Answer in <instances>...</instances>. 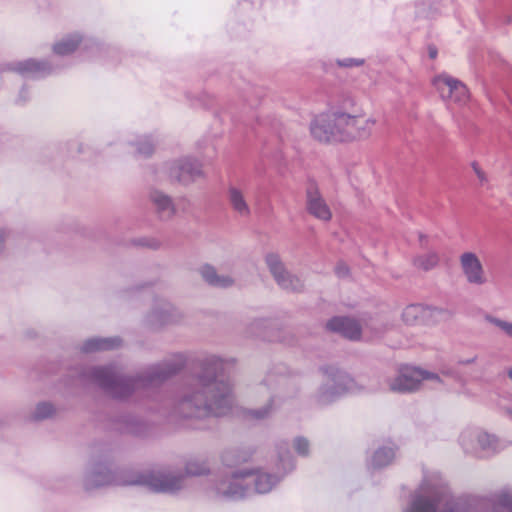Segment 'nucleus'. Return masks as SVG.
<instances>
[{
	"instance_id": "37",
	"label": "nucleus",
	"mask_w": 512,
	"mask_h": 512,
	"mask_svg": "<svg viewBox=\"0 0 512 512\" xmlns=\"http://www.w3.org/2000/svg\"><path fill=\"white\" fill-rule=\"evenodd\" d=\"M472 170L475 173L476 177L478 178L481 185H484L488 182V177L486 173L482 170V168L479 166L478 163L473 162L471 164Z\"/></svg>"
},
{
	"instance_id": "42",
	"label": "nucleus",
	"mask_w": 512,
	"mask_h": 512,
	"mask_svg": "<svg viewBox=\"0 0 512 512\" xmlns=\"http://www.w3.org/2000/svg\"><path fill=\"white\" fill-rule=\"evenodd\" d=\"M336 272L339 276H344L347 274L348 269L342 265H339L336 269Z\"/></svg>"
},
{
	"instance_id": "2",
	"label": "nucleus",
	"mask_w": 512,
	"mask_h": 512,
	"mask_svg": "<svg viewBox=\"0 0 512 512\" xmlns=\"http://www.w3.org/2000/svg\"><path fill=\"white\" fill-rule=\"evenodd\" d=\"M129 485H140L153 492L174 494L185 488L186 477L161 471L115 470L107 460H93L88 463L83 479L86 490Z\"/></svg>"
},
{
	"instance_id": "44",
	"label": "nucleus",
	"mask_w": 512,
	"mask_h": 512,
	"mask_svg": "<svg viewBox=\"0 0 512 512\" xmlns=\"http://www.w3.org/2000/svg\"><path fill=\"white\" fill-rule=\"evenodd\" d=\"M507 374H508L509 379H511V380H512V367H510V368L508 369Z\"/></svg>"
},
{
	"instance_id": "41",
	"label": "nucleus",
	"mask_w": 512,
	"mask_h": 512,
	"mask_svg": "<svg viewBox=\"0 0 512 512\" xmlns=\"http://www.w3.org/2000/svg\"><path fill=\"white\" fill-rule=\"evenodd\" d=\"M477 361V356L463 358L458 360V364L462 366H469L474 364Z\"/></svg>"
},
{
	"instance_id": "30",
	"label": "nucleus",
	"mask_w": 512,
	"mask_h": 512,
	"mask_svg": "<svg viewBox=\"0 0 512 512\" xmlns=\"http://www.w3.org/2000/svg\"><path fill=\"white\" fill-rule=\"evenodd\" d=\"M209 468L205 461L192 460L186 464L185 475L187 476H200L206 474Z\"/></svg>"
},
{
	"instance_id": "36",
	"label": "nucleus",
	"mask_w": 512,
	"mask_h": 512,
	"mask_svg": "<svg viewBox=\"0 0 512 512\" xmlns=\"http://www.w3.org/2000/svg\"><path fill=\"white\" fill-rule=\"evenodd\" d=\"M137 151L140 155L149 156L153 152V144L150 140L144 139L137 148Z\"/></svg>"
},
{
	"instance_id": "20",
	"label": "nucleus",
	"mask_w": 512,
	"mask_h": 512,
	"mask_svg": "<svg viewBox=\"0 0 512 512\" xmlns=\"http://www.w3.org/2000/svg\"><path fill=\"white\" fill-rule=\"evenodd\" d=\"M228 200L232 209L242 217L250 215L251 210L246 200L244 191L236 186L228 188Z\"/></svg>"
},
{
	"instance_id": "45",
	"label": "nucleus",
	"mask_w": 512,
	"mask_h": 512,
	"mask_svg": "<svg viewBox=\"0 0 512 512\" xmlns=\"http://www.w3.org/2000/svg\"><path fill=\"white\" fill-rule=\"evenodd\" d=\"M508 414L512 417V409L508 410Z\"/></svg>"
},
{
	"instance_id": "18",
	"label": "nucleus",
	"mask_w": 512,
	"mask_h": 512,
	"mask_svg": "<svg viewBox=\"0 0 512 512\" xmlns=\"http://www.w3.org/2000/svg\"><path fill=\"white\" fill-rule=\"evenodd\" d=\"M326 326L329 330L340 333L351 340H358L361 336L362 326L349 317H334L327 322Z\"/></svg>"
},
{
	"instance_id": "27",
	"label": "nucleus",
	"mask_w": 512,
	"mask_h": 512,
	"mask_svg": "<svg viewBox=\"0 0 512 512\" xmlns=\"http://www.w3.org/2000/svg\"><path fill=\"white\" fill-rule=\"evenodd\" d=\"M80 39L78 36L68 37L54 45V52L58 55H68L78 47Z\"/></svg>"
},
{
	"instance_id": "29",
	"label": "nucleus",
	"mask_w": 512,
	"mask_h": 512,
	"mask_svg": "<svg viewBox=\"0 0 512 512\" xmlns=\"http://www.w3.org/2000/svg\"><path fill=\"white\" fill-rule=\"evenodd\" d=\"M439 262V257L435 252L425 253L415 259V265L423 270L434 268Z\"/></svg>"
},
{
	"instance_id": "11",
	"label": "nucleus",
	"mask_w": 512,
	"mask_h": 512,
	"mask_svg": "<svg viewBox=\"0 0 512 512\" xmlns=\"http://www.w3.org/2000/svg\"><path fill=\"white\" fill-rule=\"evenodd\" d=\"M340 110L316 116L311 124L312 136L321 142L340 141Z\"/></svg>"
},
{
	"instance_id": "14",
	"label": "nucleus",
	"mask_w": 512,
	"mask_h": 512,
	"mask_svg": "<svg viewBox=\"0 0 512 512\" xmlns=\"http://www.w3.org/2000/svg\"><path fill=\"white\" fill-rule=\"evenodd\" d=\"M169 177L179 183L189 184L202 175L201 164L194 159H180L168 168Z\"/></svg>"
},
{
	"instance_id": "19",
	"label": "nucleus",
	"mask_w": 512,
	"mask_h": 512,
	"mask_svg": "<svg viewBox=\"0 0 512 512\" xmlns=\"http://www.w3.org/2000/svg\"><path fill=\"white\" fill-rule=\"evenodd\" d=\"M254 395L259 397L265 404L259 409H251L247 412V417L255 420H262L268 417L273 410V395L270 388L262 383L254 388Z\"/></svg>"
},
{
	"instance_id": "7",
	"label": "nucleus",
	"mask_w": 512,
	"mask_h": 512,
	"mask_svg": "<svg viewBox=\"0 0 512 512\" xmlns=\"http://www.w3.org/2000/svg\"><path fill=\"white\" fill-rule=\"evenodd\" d=\"M448 502L444 490L425 481L415 492L404 512H442L441 507Z\"/></svg>"
},
{
	"instance_id": "3",
	"label": "nucleus",
	"mask_w": 512,
	"mask_h": 512,
	"mask_svg": "<svg viewBox=\"0 0 512 512\" xmlns=\"http://www.w3.org/2000/svg\"><path fill=\"white\" fill-rule=\"evenodd\" d=\"M174 373L161 366L151 367L137 380L119 375L112 367H92L87 369L83 377L95 384L113 397L123 398L129 395L135 387L146 386L161 381Z\"/></svg>"
},
{
	"instance_id": "28",
	"label": "nucleus",
	"mask_w": 512,
	"mask_h": 512,
	"mask_svg": "<svg viewBox=\"0 0 512 512\" xmlns=\"http://www.w3.org/2000/svg\"><path fill=\"white\" fill-rule=\"evenodd\" d=\"M56 412L54 405L50 402H40L32 412V418L35 420H44L52 417Z\"/></svg>"
},
{
	"instance_id": "43",
	"label": "nucleus",
	"mask_w": 512,
	"mask_h": 512,
	"mask_svg": "<svg viewBox=\"0 0 512 512\" xmlns=\"http://www.w3.org/2000/svg\"><path fill=\"white\" fill-rule=\"evenodd\" d=\"M429 53H430V57H431V58L436 57V50H432V49H431Z\"/></svg>"
},
{
	"instance_id": "35",
	"label": "nucleus",
	"mask_w": 512,
	"mask_h": 512,
	"mask_svg": "<svg viewBox=\"0 0 512 512\" xmlns=\"http://www.w3.org/2000/svg\"><path fill=\"white\" fill-rule=\"evenodd\" d=\"M497 504L508 512H512V495L509 493H501L497 498Z\"/></svg>"
},
{
	"instance_id": "6",
	"label": "nucleus",
	"mask_w": 512,
	"mask_h": 512,
	"mask_svg": "<svg viewBox=\"0 0 512 512\" xmlns=\"http://www.w3.org/2000/svg\"><path fill=\"white\" fill-rule=\"evenodd\" d=\"M376 122L373 116H367L364 109L357 104L343 107L340 110V141L369 138Z\"/></svg>"
},
{
	"instance_id": "34",
	"label": "nucleus",
	"mask_w": 512,
	"mask_h": 512,
	"mask_svg": "<svg viewBox=\"0 0 512 512\" xmlns=\"http://www.w3.org/2000/svg\"><path fill=\"white\" fill-rule=\"evenodd\" d=\"M293 447L295 451L302 456H306L309 452V441L303 437H297L293 441Z\"/></svg>"
},
{
	"instance_id": "21",
	"label": "nucleus",
	"mask_w": 512,
	"mask_h": 512,
	"mask_svg": "<svg viewBox=\"0 0 512 512\" xmlns=\"http://www.w3.org/2000/svg\"><path fill=\"white\" fill-rule=\"evenodd\" d=\"M202 278L210 285L227 288L234 284V279L230 275L218 274L213 266L205 265L200 269Z\"/></svg>"
},
{
	"instance_id": "1",
	"label": "nucleus",
	"mask_w": 512,
	"mask_h": 512,
	"mask_svg": "<svg viewBox=\"0 0 512 512\" xmlns=\"http://www.w3.org/2000/svg\"><path fill=\"white\" fill-rule=\"evenodd\" d=\"M234 363L216 355L203 361V370L184 386L178 401V411L184 417L225 415L234 403L233 386L229 380H219L215 373Z\"/></svg>"
},
{
	"instance_id": "8",
	"label": "nucleus",
	"mask_w": 512,
	"mask_h": 512,
	"mask_svg": "<svg viewBox=\"0 0 512 512\" xmlns=\"http://www.w3.org/2000/svg\"><path fill=\"white\" fill-rule=\"evenodd\" d=\"M459 443L466 453L479 457L490 455L502 449L501 442L495 435L487 432L466 429L459 436Z\"/></svg>"
},
{
	"instance_id": "31",
	"label": "nucleus",
	"mask_w": 512,
	"mask_h": 512,
	"mask_svg": "<svg viewBox=\"0 0 512 512\" xmlns=\"http://www.w3.org/2000/svg\"><path fill=\"white\" fill-rule=\"evenodd\" d=\"M486 321L500 329L507 337L512 339V322L490 315L486 316Z\"/></svg>"
},
{
	"instance_id": "32",
	"label": "nucleus",
	"mask_w": 512,
	"mask_h": 512,
	"mask_svg": "<svg viewBox=\"0 0 512 512\" xmlns=\"http://www.w3.org/2000/svg\"><path fill=\"white\" fill-rule=\"evenodd\" d=\"M364 328L374 331L375 334L378 336L382 334L384 331L388 330L389 326L387 323H384L379 319H371L369 321L364 322Z\"/></svg>"
},
{
	"instance_id": "23",
	"label": "nucleus",
	"mask_w": 512,
	"mask_h": 512,
	"mask_svg": "<svg viewBox=\"0 0 512 512\" xmlns=\"http://www.w3.org/2000/svg\"><path fill=\"white\" fill-rule=\"evenodd\" d=\"M120 345L119 338H92L83 344L85 352H93L97 350H109Z\"/></svg>"
},
{
	"instance_id": "5",
	"label": "nucleus",
	"mask_w": 512,
	"mask_h": 512,
	"mask_svg": "<svg viewBox=\"0 0 512 512\" xmlns=\"http://www.w3.org/2000/svg\"><path fill=\"white\" fill-rule=\"evenodd\" d=\"M320 371L322 384L317 393L320 404H329L346 393L360 390V386L348 373L335 366H324Z\"/></svg>"
},
{
	"instance_id": "25",
	"label": "nucleus",
	"mask_w": 512,
	"mask_h": 512,
	"mask_svg": "<svg viewBox=\"0 0 512 512\" xmlns=\"http://www.w3.org/2000/svg\"><path fill=\"white\" fill-rule=\"evenodd\" d=\"M402 320L407 325H415L424 322V305L412 304L404 308L402 312Z\"/></svg>"
},
{
	"instance_id": "40",
	"label": "nucleus",
	"mask_w": 512,
	"mask_h": 512,
	"mask_svg": "<svg viewBox=\"0 0 512 512\" xmlns=\"http://www.w3.org/2000/svg\"><path fill=\"white\" fill-rule=\"evenodd\" d=\"M340 66L350 67V66H358L362 64V61L354 60V59H344L342 61H338Z\"/></svg>"
},
{
	"instance_id": "9",
	"label": "nucleus",
	"mask_w": 512,
	"mask_h": 512,
	"mask_svg": "<svg viewBox=\"0 0 512 512\" xmlns=\"http://www.w3.org/2000/svg\"><path fill=\"white\" fill-rule=\"evenodd\" d=\"M431 83L444 102L463 106L469 101L470 95L466 85L446 73L434 76Z\"/></svg>"
},
{
	"instance_id": "39",
	"label": "nucleus",
	"mask_w": 512,
	"mask_h": 512,
	"mask_svg": "<svg viewBox=\"0 0 512 512\" xmlns=\"http://www.w3.org/2000/svg\"><path fill=\"white\" fill-rule=\"evenodd\" d=\"M8 236L9 233L7 229L0 227V260L3 258L5 254Z\"/></svg>"
},
{
	"instance_id": "17",
	"label": "nucleus",
	"mask_w": 512,
	"mask_h": 512,
	"mask_svg": "<svg viewBox=\"0 0 512 512\" xmlns=\"http://www.w3.org/2000/svg\"><path fill=\"white\" fill-rule=\"evenodd\" d=\"M149 201L161 220H171L177 213L172 197L159 189L149 192Z\"/></svg>"
},
{
	"instance_id": "24",
	"label": "nucleus",
	"mask_w": 512,
	"mask_h": 512,
	"mask_svg": "<svg viewBox=\"0 0 512 512\" xmlns=\"http://www.w3.org/2000/svg\"><path fill=\"white\" fill-rule=\"evenodd\" d=\"M452 312L449 309L435 306L424 305V322L427 324H436L450 319Z\"/></svg>"
},
{
	"instance_id": "4",
	"label": "nucleus",
	"mask_w": 512,
	"mask_h": 512,
	"mask_svg": "<svg viewBox=\"0 0 512 512\" xmlns=\"http://www.w3.org/2000/svg\"><path fill=\"white\" fill-rule=\"evenodd\" d=\"M279 481L275 476L260 470L242 469L233 473L230 477L223 479L217 485V493L226 498L239 499L251 491V484L258 493L269 492Z\"/></svg>"
},
{
	"instance_id": "33",
	"label": "nucleus",
	"mask_w": 512,
	"mask_h": 512,
	"mask_svg": "<svg viewBox=\"0 0 512 512\" xmlns=\"http://www.w3.org/2000/svg\"><path fill=\"white\" fill-rule=\"evenodd\" d=\"M434 0H416L415 5L419 15L428 16L434 8Z\"/></svg>"
},
{
	"instance_id": "26",
	"label": "nucleus",
	"mask_w": 512,
	"mask_h": 512,
	"mask_svg": "<svg viewBox=\"0 0 512 512\" xmlns=\"http://www.w3.org/2000/svg\"><path fill=\"white\" fill-rule=\"evenodd\" d=\"M395 457V448L393 446H384L375 451L372 457L374 467H383L392 462Z\"/></svg>"
},
{
	"instance_id": "10",
	"label": "nucleus",
	"mask_w": 512,
	"mask_h": 512,
	"mask_svg": "<svg viewBox=\"0 0 512 512\" xmlns=\"http://www.w3.org/2000/svg\"><path fill=\"white\" fill-rule=\"evenodd\" d=\"M424 380L440 382L439 376L435 373L415 367H406L396 377L389 380V388L398 393L413 392Z\"/></svg>"
},
{
	"instance_id": "13",
	"label": "nucleus",
	"mask_w": 512,
	"mask_h": 512,
	"mask_svg": "<svg viewBox=\"0 0 512 512\" xmlns=\"http://www.w3.org/2000/svg\"><path fill=\"white\" fill-rule=\"evenodd\" d=\"M459 265L468 284L483 286L488 282L484 266L476 253L471 251L462 253L459 257Z\"/></svg>"
},
{
	"instance_id": "12",
	"label": "nucleus",
	"mask_w": 512,
	"mask_h": 512,
	"mask_svg": "<svg viewBox=\"0 0 512 512\" xmlns=\"http://www.w3.org/2000/svg\"><path fill=\"white\" fill-rule=\"evenodd\" d=\"M265 263L272 277L281 288L289 291H300L303 288V281L286 269L278 253H267Z\"/></svg>"
},
{
	"instance_id": "38",
	"label": "nucleus",
	"mask_w": 512,
	"mask_h": 512,
	"mask_svg": "<svg viewBox=\"0 0 512 512\" xmlns=\"http://www.w3.org/2000/svg\"><path fill=\"white\" fill-rule=\"evenodd\" d=\"M267 326V321L265 319L259 318L255 319L250 324V332L252 334H258L260 333L264 328Z\"/></svg>"
},
{
	"instance_id": "16",
	"label": "nucleus",
	"mask_w": 512,
	"mask_h": 512,
	"mask_svg": "<svg viewBox=\"0 0 512 512\" xmlns=\"http://www.w3.org/2000/svg\"><path fill=\"white\" fill-rule=\"evenodd\" d=\"M306 206L308 212L315 218L328 222L332 218V211L320 194L315 184H310L306 191Z\"/></svg>"
},
{
	"instance_id": "22",
	"label": "nucleus",
	"mask_w": 512,
	"mask_h": 512,
	"mask_svg": "<svg viewBox=\"0 0 512 512\" xmlns=\"http://www.w3.org/2000/svg\"><path fill=\"white\" fill-rule=\"evenodd\" d=\"M13 69L24 76H42L50 71V67L46 63L32 59L15 64Z\"/></svg>"
},
{
	"instance_id": "15",
	"label": "nucleus",
	"mask_w": 512,
	"mask_h": 512,
	"mask_svg": "<svg viewBox=\"0 0 512 512\" xmlns=\"http://www.w3.org/2000/svg\"><path fill=\"white\" fill-rule=\"evenodd\" d=\"M181 318L180 312L167 301H158L154 304L147 316L148 323L154 328L177 322Z\"/></svg>"
}]
</instances>
